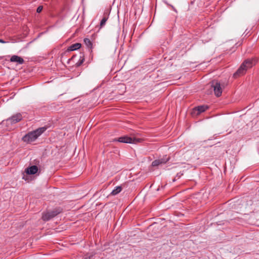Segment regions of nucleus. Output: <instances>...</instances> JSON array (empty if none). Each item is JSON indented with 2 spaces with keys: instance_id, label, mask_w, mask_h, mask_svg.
I'll list each match as a JSON object with an SVG mask.
<instances>
[{
  "instance_id": "f257e3e1",
  "label": "nucleus",
  "mask_w": 259,
  "mask_h": 259,
  "mask_svg": "<svg viewBox=\"0 0 259 259\" xmlns=\"http://www.w3.org/2000/svg\"><path fill=\"white\" fill-rule=\"evenodd\" d=\"M46 130L47 127L44 126L28 132L22 138V140L27 144H30L35 141Z\"/></svg>"
},
{
  "instance_id": "f03ea898",
  "label": "nucleus",
  "mask_w": 259,
  "mask_h": 259,
  "mask_svg": "<svg viewBox=\"0 0 259 259\" xmlns=\"http://www.w3.org/2000/svg\"><path fill=\"white\" fill-rule=\"evenodd\" d=\"M257 61V60L255 58L247 59L245 60L241 65L240 67L237 69V70L234 73V77L237 78L238 77L244 74L246 70L248 68L252 67L253 65H254Z\"/></svg>"
},
{
  "instance_id": "7ed1b4c3",
  "label": "nucleus",
  "mask_w": 259,
  "mask_h": 259,
  "mask_svg": "<svg viewBox=\"0 0 259 259\" xmlns=\"http://www.w3.org/2000/svg\"><path fill=\"white\" fill-rule=\"evenodd\" d=\"M62 209L61 208H57L51 211L44 212L42 214L41 219L43 221L45 222L48 221L57 215L58 214L62 212Z\"/></svg>"
},
{
  "instance_id": "20e7f679",
  "label": "nucleus",
  "mask_w": 259,
  "mask_h": 259,
  "mask_svg": "<svg viewBox=\"0 0 259 259\" xmlns=\"http://www.w3.org/2000/svg\"><path fill=\"white\" fill-rule=\"evenodd\" d=\"M211 87L213 88L215 95L219 97L222 95V89L220 85V83L217 80H213L212 81Z\"/></svg>"
},
{
  "instance_id": "39448f33",
  "label": "nucleus",
  "mask_w": 259,
  "mask_h": 259,
  "mask_svg": "<svg viewBox=\"0 0 259 259\" xmlns=\"http://www.w3.org/2000/svg\"><path fill=\"white\" fill-rule=\"evenodd\" d=\"M208 107L207 105H201L194 107L191 112L193 116H197L201 113L205 111Z\"/></svg>"
},
{
  "instance_id": "423d86ee",
  "label": "nucleus",
  "mask_w": 259,
  "mask_h": 259,
  "mask_svg": "<svg viewBox=\"0 0 259 259\" xmlns=\"http://www.w3.org/2000/svg\"><path fill=\"white\" fill-rule=\"evenodd\" d=\"M23 119L22 115L21 113H18L7 119V122H10L11 124H15Z\"/></svg>"
},
{
  "instance_id": "0eeeda50",
  "label": "nucleus",
  "mask_w": 259,
  "mask_h": 259,
  "mask_svg": "<svg viewBox=\"0 0 259 259\" xmlns=\"http://www.w3.org/2000/svg\"><path fill=\"white\" fill-rule=\"evenodd\" d=\"M170 159L169 156L165 155L161 158L156 159L152 162V165L153 166H157L161 164H165Z\"/></svg>"
},
{
  "instance_id": "6e6552de",
  "label": "nucleus",
  "mask_w": 259,
  "mask_h": 259,
  "mask_svg": "<svg viewBox=\"0 0 259 259\" xmlns=\"http://www.w3.org/2000/svg\"><path fill=\"white\" fill-rule=\"evenodd\" d=\"M81 47L80 43H75L69 46L68 49L61 54V58L62 59L64 56L70 51H73L79 49Z\"/></svg>"
},
{
  "instance_id": "1a4fd4ad",
  "label": "nucleus",
  "mask_w": 259,
  "mask_h": 259,
  "mask_svg": "<svg viewBox=\"0 0 259 259\" xmlns=\"http://www.w3.org/2000/svg\"><path fill=\"white\" fill-rule=\"evenodd\" d=\"M113 142H119L123 143H132V137H130L127 136H124L120 137L118 138H115L113 140Z\"/></svg>"
},
{
  "instance_id": "9d476101",
  "label": "nucleus",
  "mask_w": 259,
  "mask_h": 259,
  "mask_svg": "<svg viewBox=\"0 0 259 259\" xmlns=\"http://www.w3.org/2000/svg\"><path fill=\"white\" fill-rule=\"evenodd\" d=\"M38 169L36 165H32L25 169V172L28 175H34L37 173Z\"/></svg>"
},
{
  "instance_id": "9b49d317",
  "label": "nucleus",
  "mask_w": 259,
  "mask_h": 259,
  "mask_svg": "<svg viewBox=\"0 0 259 259\" xmlns=\"http://www.w3.org/2000/svg\"><path fill=\"white\" fill-rule=\"evenodd\" d=\"M11 62H17L19 64H22L24 62V59L17 55H13L10 58Z\"/></svg>"
},
{
  "instance_id": "f8f14e48",
  "label": "nucleus",
  "mask_w": 259,
  "mask_h": 259,
  "mask_svg": "<svg viewBox=\"0 0 259 259\" xmlns=\"http://www.w3.org/2000/svg\"><path fill=\"white\" fill-rule=\"evenodd\" d=\"M109 15V12H108L107 11L106 12H104V15H103V17L100 22V28L103 27L105 25L107 20L108 19Z\"/></svg>"
},
{
  "instance_id": "ddd939ff",
  "label": "nucleus",
  "mask_w": 259,
  "mask_h": 259,
  "mask_svg": "<svg viewBox=\"0 0 259 259\" xmlns=\"http://www.w3.org/2000/svg\"><path fill=\"white\" fill-rule=\"evenodd\" d=\"M84 43L85 44L87 47L89 48L91 53L92 52L93 44L91 40L88 38H84L83 39Z\"/></svg>"
},
{
  "instance_id": "4468645a",
  "label": "nucleus",
  "mask_w": 259,
  "mask_h": 259,
  "mask_svg": "<svg viewBox=\"0 0 259 259\" xmlns=\"http://www.w3.org/2000/svg\"><path fill=\"white\" fill-rule=\"evenodd\" d=\"M122 189V188L121 186H117L115 187L114 189L112 190V191L110 193V195H116L118 194L119 193H120Z\"/></svg>"
},
{
  "instance_id": "2eb2a0df",
  "label": "nucleus",
  "mask_w": 259,
  "mask_h": 259,
  "mask_svg": "<svg viewBox=\"0 0 259 259\" xmlns=\"http://www.w3.org/2000/svg\"><path fill=\"white\" fill-rule=\"evenodd\" d=\"M84 56L83 55L80 56V59L78 60V61L77 63H76L75 66L76 67H79L82 64V63L84 62Z\"/></svg>"
},
{
  "instance_id": "dca6fc26",
  "label": "nucleus",
  "mask_w": 259,
  "mask_h": 259,
  "mask_svg": "<svg viewBox=\"0 0 259 259\" xmlns=\"http://www.w3.org/2000/svg\"><path fill=\"white\" fill-rule=\"evenodd\" d=\"M132 141H133V142H132V144H136L138 143L141 142L143 141V140L142 139L136 138H132Z\"/></svg>"
},
{
  "instance_id": "f3484780",
  "label": "nucleus",
  "mask_w": 259,
  "mask_h": 259,
  "mask_svg": "<svg viewBox=\"0 0 259 259\" xmlns=\"http://www.w3.org/2000/svg\"><path fill=\"white\" fill-rule=\"evenodd\" d=\"M42 9H43V7L42 6H39L37 8L36 12L38 13H40L41 12V11L42 10Z\"/></svg>"
},
{
  "instance_id": "a211bd4d",
  "label": "nucleus",
  "mask_w": 259,
  "mask_h": 259,
  "mask_svg": "<svg viewBox=\"0 0 259 259\" xmlns=\"http://www.w3.org/2000/svg\"><path fill=\"white\" fill-rule=\"evenodd\" d=\"M183 175V173H182L181 172H180L179 173L177 174V176H176V177L178 178V179H179Z\"/></svg>"
},
{
  "instance_id": "6ab92c4d",
  "label": "nucleus",
  "mask_w": 259,
  "mask_h": 259,
  "mask_svg": "<svg viewBox=\"0 0 259 259\" xmlns=\"http://www.w3.org/2000/svg\"><path fill=\"white\" fill-rule=\"evenodd\" d=\"M0 42L1 43H3V44H5V43H6V41H5L3 39L0 38Z\"/></svg>"
},
{
  "instance_id": "aec40b11",
  "label": "nucleus",
  "mask_w": 259,
  "mask_h": 259,
  "mask_svg": "<svg viewBox=\"0 0 259 259\" xmlns=\"http://www.w3.org/2000/svg\"><path fill=\"white\" fill-rule=\"evenodd\" d=\"M76 57V55H73L71 59H69L68 61H70L71 60H73Z\"/></svg>"
},
{
  "instance_id": "412c9836",
  "label": "nucleus",
  "mask_w": 259,
  "mask_h": 259,
  "mask_svg": "<svg viewBox=\"0 0 259 259\" xmlns=\"http://www.w3.org/2000/svg\"><path fill=\"white\" fill-rule=\"evenodd\" d=\"M176 178H177V177H176V178H175L172 180V182H175V181H176V180H177V179H176Z\"/></svg>"
},
{
  "instance_id": "4be33fe9",
  "label": "nucleus",
  "mask_w": 259,
  "mask_h": 259,
  "mask_svg": "<svg viewBox=\"0 0 259 259\" xmlns=\"http://www.w3.org/2000/svg\"><path fill=\"white\" fill-rule=\"evenodd\" d=\"M3 58V57H0V59H2Z\"/></svg>"
}]
</instances>
